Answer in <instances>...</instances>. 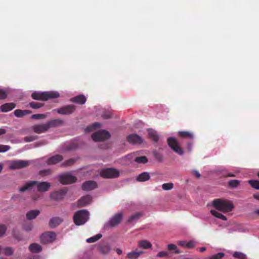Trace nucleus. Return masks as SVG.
I'll return each instance as SVG.
<instances>
[{"label":"nucleus","mask_w":259,"mask_h":259,"mask_svg":"<svg viewBox=\"0 0 259 259\" xmlns=\"http://www.w3.org/2000/svg\"><path fill=\"white\" fill-rule=\"evenodd\" d=\"M212 204L216 209L223 212H230L234 207V204L230 200L223 199H214Z\"/></svg>","instance_id":"nucleus-1"},{"label":"nucleus","mask_w":259,"mask_h":259,"mask_svg":"<svg viewBox=\"0 0 259 259\" xmlns=\"http://www.w3.org/2000/svg\"><path fill=\"white\" fill-rule=\"evenodd\" d=\"M59 97V94L57 92H34L31 94V97L34 100L47 101L50 99H55Z\"/></svg>","instance_id":"nucleus-2"},{"label":"nucleus","mask_w":259,"mask_h":259,"mask_svg":"<svg viewBox=\"0 0 259 259\" xmlns=\"http://www.w3.org/2000/svg\"><path fill=\"white\" fill-rule=\"evenodd\" d=\"M89 219V212L85 209L76 211L73 215V221L76 225L80 226L85 223Z\"/></svg>","instance_id":"nucleus-3"},{"label":"nucleus","mask_w":259,"mask_h":259,"mask_svg":"<svg viewBox=\"0 0 259 259\" xmlns=\"http://www.w3.org/2000/svg\"><path fill=\"white\" fill-rule=\"evenodd\" d=\"M59 182L63 185H68L75 183L77 178L69 172L61 174L58 176Z\"/></svg>","instance_id":"nucleus-4"},{"label":"nucleus","mask_w":259,"mask_h":259,"mask_svg":"<svg viewBox=\"0 0 259 259\" xmlns=\"http://www.w3.org/2000/svg\"><path fill=\"white\" fill-rule=\"evenodd\" d=\"M167 144L170 148L179 155H183L184 151L180 147L177 140L174 137H169L167 139Z\"/></svg>","instance_id":"nucleus-5"},{"label":"nucleus","mask_w":259,"mask_h":259,"mask_svg":"<svg viewBox=\"0 0 259 259\" xmlns=\"http://www.w3.org/2000/svg\"><path fill=\"white\" fill-rule=\"evenodd\" d=\"M110 137V133L105 130H100L94 133L92 138L95 142L102 141L109 139Z\"/></svg>","instance_id":"nucleus-6"},{"label":"nucleus","mask_w":259,"mask_h":259,"mask_svg":"<svg viewBox=\"0 0 259 259\" xmlns=\"http://www.w3.org/2000/svg\"><path fill=\"white\" fill-rule=\"evenodd\" d=\"M100 175L101 177L104 178H115L119 176V171L114 168H108L102 170Z\"/></svg>","instance_id":"nucleus-7"},{"label":"nucleus","mask_w":259,"mask_h":259,"mask_svg":"<svg viewBox=\"0 0 259 259\" xmlns=\"http://www.w3.org/2000/svg\"><path fill=\"white\" fill-rule=\"evenodd\" d=\"M29 164V162L26 160H13L10 162L9 168L11 169L22 168L28 166Z\"/></svg>","instance_id":"nucleus-8"},{"label":"nucleus","mask_w":259,"mask_h":259,"mask_svg":"<svg viewBox=\"0 0 259 259\" xmlns=\"http://www.w3.org/2000/svg\"><path fill=\"white\" fill-rule=\"evenodd\" d=\"M76 109V106L74 105H68L60 107L55 110L56 112L62 115H69L73 113Z\"/></svg>","instance_id":"nucleus-9"},{"label":"nucleus","mask_w":259,"mask_h":259,"mask_svg":"<svg viewBox=\"0 0 259 259\" xmlns=\"http://www.w3.org/2000/svg\"><path fill=\"white\" fill-rule=\"evenodd\" d=\"M56 237V234L53 232H47L43 233L40 236V241L42 243L46 244L53 242Z\"/></svg>","instance_id":"nucleus-10"},{"label":"nucleus","mask_w":259,"mask_h":259,"mask_svg":"<svg viewBox=\"0 0 259 259\" xmlns=\"http://www.w3.org/2000/svg\"><path fill=\"white\" fill-rule=\"evenodd\" d=\"M67 192L66 188H63L59 191L52 193L50 195L51 198L55 201H60L63 199Z\"/></svg>","instance_id":"nucleus-11"},{"label":"nucleus","mask_w":259,"mask_h":259,"mask_svg":"<svg viewBox=\"0 0 259 259\" xmlns=\"http://www.w3.org/2000/svg\"><path fill=\"white\" fill-rule=\"evenodd\" d=\"M97 187V184L94 181H85L82 185L81 188L83 190L89 191L93 190Z\"/></svg>","instance_id":"nucleus-12"},{"label":"nucleus","mask_w":259,"mask_h":259,"mask_svg":"<svg viewBox=\"0 0 259 259\" xmlns=\"http://www.w3.org/2000/svg\"><path fill=\"white\" fill-rule=\"evenodd\" d=\"M37 183L35 186H37V191L39 192L48 191L51 187V184L47 182H39L36 181Z\"/></svg>","instance_id":"nucleus-13"},{"label":"nucleus","mask_w":259,"mask_h":259,"mask_svg":"<svg viewBox=\"0 0 259 259\" xmlns=\"http://www.w3.org/2000/svg\"><path fill=\"white\" fill-rule=\"evenodd\" d=\"M127 141L132 144H139L142 143V138L137 134H132L127 137Z\"/></svg>","instance_id":"nucleus-14"},{"label":"nucleus","mask_w":259,"mask_h":259,"mask_svg":"<svg viewBox=\"0 0 259 259\" xmlns=\"http://www.w3.org/2000/svg\"><path fill=\"white\" fill-rule=\"evenodd\" d=\"M92 201V197L90 195H86L82 197L77 201V206L78 207H84L91 203Z\"/></svg>","instance_id":"nucleus-15"},{"label":"nucleus","mask_w":259,"mask_h":259,"mask_svg":"<svg viewBox=\"0 0 259 259\" xmlns=\"http://www.w3.org/2000/svg\"><path fill=\"white\" fill-rule=\"evenodd\" d=\"M122 219V214L120 213H117L109 220L108 224L111 227L115 226L120 223Z\"/></svg>","instance_id":"nucleus-16"},{"label":"nucleus","mask_w":259,"mask_h":259,"mask_svg":"<svg viewBox=\"0 0 259 259\" xmlns=\"http://www.w3.org/2000/svg\"><path fill=\"white\" fill-rule=\"evenodd\" d=\"M32 128L35 133L37 134L45 133L49 130L47 123L33 125Z\"/></svg>","instance_id":"nucleus-17"},{"label":"nucleus","mask_w":259,"mask_h":259,"mask_svg":"<svg viewBox=\"0 0 259 259\" xmlns=\"http://www.w3.org/2000/svg\"><path fill=\"white\" fill-rule=\"evenodd\" d=\"M64 121L60 119H55L48 121L47 122L48 128L56 127L63 125Z\"/></svg>","instance_id":"nucleus-18"},{"label":"nucleus","mask_w":259,"mask_h":259,"mask_svg":"<svg viewBox=\"0 0 259 259\" xmlns=\"http://www.w3.org/2000/svg\"><path fill=\"white\" fill-rule=\"evenodd\" d=\"M63 156L59 154L55 155L53 156L50 157L47 162L48 164H55L63 160Z\"/></svg>","instance_id":"nucleus-19"},{"label":"nucleus","mask_w":259,"mask_h":259,"mask_svg":"<svg viewBox=\"0 0 259 259\" xmlns=\"http://www.w3.org/2000/svg\"><path fill=\"white\" fill-rule=\"evenodd\" d=\"M16 104L14 103H7L3 104L0 107L1 110L2 112H7L15 108Z\"/></svg>","instance_id":"nucleus-20"},{"label":"nucleus","mask_w":259,"mask_h":259,"mask_svg":"<svg viewBox=\"0 0 259 259\" xmlns=\"http://www.w3.org/2000/svg\"><path fill=\"white\" fill-rule=\"evenodd\" d=\"M87 101L85 97L83 95L76 96L71 98L70 101L79 104H84Z\"/></svg>","instance_id":"nucleus-21"},{"label":"nucleus","mask_w":259,"mask_h":259,"mask_svg":"<svg viewBox=\"0 0 259 259\" xmlns=\"http://www.w3.org/2000/svg\"><path fill=\"white\" fill-rule=\"evenodd\" d=\"M144 252L143 251H138V249H136L128 252L127 254L126 257L127 259H137Z\"/></svg>","instance_id":"nucleus-22"},{"label":"nucleus","mask_w":259,"mask_h":259,"mask_svg":"<svg viewBox=\"0 0 259 259\" xmlns=\"http://www.w3.org/2000/svg\"><path fill=\"white\" fill-rule=\"evenodd\" d=\"M37 183L36 181H29L26 183L23 186L20 188L19 191L21 192H23L27 190H29Z\"/></svg>","instance_id":"nucleus-23"},{"label":"nucleus","mask_w":259,"mask_h":259,"mask_svg":"<svg viewBox=\"0 0 259 259\" xmlns=\"http://www.w3.org/2000/svg\"><path fill=\"white\" fill-rule=\"evenodd\" d=\"M62 222V220L59 217L52 218L49 222V226L51 228H54L56 227Z\"/></svg>","instance_id":"nucleus-24"},{"label":"nucleus","mask_w":259,"mask_h":259,"mask_svg":"<svg viewBox=\"0 0 259 259\" xmlns=\"http://www.w3.org/2000/svg\"><path fill=\"white\" fill-rule=\"evenodd\" d=\"M178 136L183 139H193L194 134L189 131H180L178 132Z\"/></svg>","instance_id":"nucleus-25"},{"label":"nucleus","mask_w":259,"mask_h":259,"mask_svg":"<svg viewBox=\"0 0 259 259\" xmlns=\"http://www.w3.org/2000/svg\"><path fill=\"white\" fill-rule=\"evenodd\" d=\"M32 111L29 110L16 109L14 114L17 117H22L27 114H31Z\"/></svg>","instance_id":"nucleus-26"},{"label":"nucleus","mask_w":259,"mask_h":259,"mask_svg":"<svg viewBox=\"0 0 259 259\" xmlns=\"http://www.w3.org/2000/svg\"><path fill=\"white\" fill-rule=\"evenodd\" d=\"M40 211L39 210L35 209L28 211L26 214V217L27 220H31L36 218L39 214Z\"/></svg>","instance_id":"nucleus-27"},{"label":"nucleus","mask_w":259,"mask_h":259,"mask_svg":"<svg viewBox=\"0 0 259 259\" xmlns=\"http://www.w3.org/2000/svg\"><path fill=\"white\" fill-rule=\"evenodd\" d=\"M29 249L32 252L38 253L42 250V247L38 244L34 243L29 246Z\"/></svg>","instance_id":"nucleus-28"},{"label":"nucleus","mask_w":259,"mask_h":259,"mask_svg":"<svg viewBox=\"0 0 259 259\" xmlns=\"http://www.w3.org/2000/svg\"><path fill=\"white\" fill-rule=\"evenodd\" d=\"M150 178V176L148 172H143L137 177L136 180L138 182H145L149 180Z\"/></svg>","instance_id":"nucleus-29"},{"label":"nucleus","mask_w":259,"mask_h":259,"mask_svg":"<svg viewBox=\"0 0 259 259\" xmlns=\"http://www.w3.org/2000/svg\"><path fill=\"white\" fill-rule=\"evenodd\" d=\"M138 245L140 247L146 249L150 248L152 247V244L147 240L140 241L138 243Z\"/></svg>","instance_id":"nucleus-30"},{"label":"nucleus","mask_w":259,"mask_h":259,"mask_svg":"<svg viewBox=\"0 0 259 259\" xmlns=\"http://www.w3.org/2000/svg\"><path fill=\"white\" fill-rule=\"evenodd\" d=\"M148 135L150 138L155 142H157L158 141L159 137L155 131L149 130L148 131Z\"/></svg>","instance_id":"nucleus-31"},{"label":"nucleus","mask_w":259,"mask_h":259,"mask_svg":"<svg viewBox=\"0 0 259 259\" xmlns=\"http://www.w3.org/2000/svg\"><path fill=\"white\" fill-rule=\"evenodd\" d=\"M210 213L214 215L215 217L220 219L222 220L226 221L227 220V218L224 215L222 214L220 212H219L217 210H211Z\"/></svg>","instance_id":"nucleus-32"},{"label":"nucleus","mask_w":259,"mask_h":259,"mask_svg":"<svg viewBox=\"0 0 259 259\" xmlns=\"http://www.w3.org/2000/svg\"><path fill=\"white\" fill-rule=\"evenodd\" d=\"M102 237V235L99 233L93 237L88 238L86 241L88 243H93L99 240L100 238H101Z\"/></svg>","instance_id":"nucleus-33"},{"label":"nucleus","mask_w":259,"mask_h":259,"mask_svg":"<svg viewBox=\"0 0 259 259\" xmlns=\"http://www.w3.org/2000/svg\"><path fill=\"white\" fill-rule=\"evenodd\" d=\"M100 251L103 254H107L110 250V247L108 244H103L100 246Z\"/></svg>","instance_id":"nucleus-34"},{"label":"nucleus","mask_w":259,"mask_h":259,"mask_svg":"<svg viewBox=\"0 0 259 259\" xmlns=\"http://www.w3.org/2000/svg\"><path fill=\"white\" fill-rule=\"evenodd\" d=\"M3 253L5 255H8V256L11 255L14 253V249L11 247H6L3 248Z\"/></svg>","instance_id":"nucleus-35"},{"label":"nucleus","mask_w":259,"mask_h":259,"mask_svg":"<svg viewBox=\"0 0 259 259\" xmlns=\"http://www.w3.org/2000/svg\"><path fill=\"white\" fill-rule=\"evenodd\" d=\"M135 161L138 163L145 164L148 162V159L145 156H139L135 158Z\"/></svg>","instance_id":"nucleus-36"},{"label":"nucleus","mask_w":259,"mask_h":259,"mask_svg":"<svg viewBox=\"0 0 259 259\" xmlns=\"http://www.w3.org/2000/svg\"><path fill=\"white\" fill-rule=\"evenodd\" d=\"M142 215V213L137 212L129 217L127 222L128 223H132L134 221L138 220L140 217Z\"/></svg>","instance_id":"nucleus-37"},{"label":"nucleus","mask_w":259,"mask_h":259,"mask_svg":"<svg viewBox=\"0 0 259 259\" xmlns=\"http://www.w3.org/2000/svg\"><path fill=\"white\" fill-rule=\"evenodd\" d=\"M29 105L31 108L36 109L42 107L44 104L35 102H31L29 103Z\"/></svg>","instance_id":"nucleus-38"},{"label":"nucleus","mask_w":259,"mask_h":259,"mask_svg":"<svg viewBox=\"0 0 259 259\" xmlns=\"http://www.w3.org/2000/svg\"><path fill=\"white\" fill-rule=\"evenodd\" d=\"M248 182L252 188L257 190L259 189V181L256 180H249Z\"/></svg>","instance_id":"nucleus-39"},{"label":"nucleus","mask_w":259,"mask_h":259,"mask_svg":"<svg viewBox=\"0 0 259 259\" xmlns=\"http://www.w3.org/2000/svg\"><path fill=\"white\" fill-rule=\"evenodd\" d=\"M233 256L235 258H239V259H246V258H247L246 255L245 254H244L242 252H238V251L235 252L233 253Z\"/></svg>","instance_id":"nucleus-40"},{"label":"nucleus","mask_w":259,"mask_h":259,"mask_svg":"<svg viewBox=\"0 0 259 259\" xmlns=\"http://www.w3.org/2000/svg\"><path fill=\"white\" fill-rule=\"evenodd\" d=\"M167 248L169 250H175V253L177 254H179L181 253V251L177 249V246L174 244H169L167 246Z\"/></svg>","instance_id":"nucleus-41"},{"label":"nucleus","mask_w":259,"mask_h":259,"mask_svg":"<svg viewBox=\"0 0 259 259\" xmlns=\"http://www.w3.org/2000/svg\"><path fill=\"white\" fill-rule=\"evenodd\" d=\"M240 184V181L237 180H230L228 182V185L231 188L237 187Z\"/></svg>","instance_id":"nucleus-42"},{"label":"nucleus","mask_w":259,"mask_h":259,"mask_svg":"<svg viewBox=\"0 0 259 259\" xmlns=\"http://www.w3.org/2000/svg\"><path fill=\"white\" fill-rule=\"evenodd\" d=\"M101 124L99 122H95L93 123L91 126L87 127L85 131L87 132H90L92 129L96 130L100 127Z\"/></svg>","instance_id":"nucleus-43"},{"label":"nucleus","mask_w":259,"mask_h":259,"mask_svg":"<svg viewBox=\"0 0 259 259\" xmlns=\"http://www.w3.org/2000/svg\"><path fill=\"white\" fill-rule=\"evenodd\" d=\"M174 184L172 183H164L162 185V188L164 190H169L172 189Z\"/></svg>","instance_id":"nucleus-44"},{"label":"nucleus","mask_w":259,"mask_h":259,"mask_svg":"<svg viewBox=\"0 0 259 259\" xmlns=\"http://www.w3.org/2000/svg\"><path fill=\"white\" fill-rule=\"evenodd\" d=\"M47 117V115L45 114H33L31 116V118L33 119H44Z\"/></svg>","instance_id":"nucleus-45"},{"label":"nucleus","mask_w":259,"mask_h":259,"mask_svg":"<svg viewBox=\"0 0 259 259\" xmlns=\"http://www.w3.org/2000/svg\"><path fill=\"white\" fill-rule=\"evenodd\" d=\"M225 256V253L219 252L215 254L212 255L209 259H222Z\"/></svg>","instance_id":"nucleus-46"},{"label":"nucleus","mask_w":259,"mask_h":259,"mask_svg":"<svg viewBox=\"0 0 259 259\" xmlns=\"http://www.w3.org/2000/svg\"><path fill=\"white\" fill-rule=\"evenodd\" d=\"M75 162V159L71 158V159H69L66 160L64 162H63L62 164V165L64 166H70V165H72V164H73Z\"/></svg>","instance_id":"nucleus-47"},{"label":"nucleus","mask_w":259,"mask_h":259,"mask_svg":"<svg viewBox=\"0 0 259 259\" xmlns=\"http://www.w3.org/2000/svg\"><path fill=\"white\" fill-rule=\"evenodd\" d=\"M37 137L35 136H30L24 138V140L26 142H30L36 139Z\"/></svg>","instance_id":"nucleus-48"},{"label":"nucleus","mask_w":259,"mask_h":259,"mask_svg":"<svg viewBox=\"0 0 259 259\" xmlns=\"http://www.w3.org/2000/svg\"><path fill=\"white\" fill-rule=\"evenodd\" d=\"M8 92L3 89H0V99H5L7 97Z\"/></svg>","instance_id":"nucleus-49"},{"label":"nucleus","mask_w":259,"mask_h":259,"mask_svg":"<svg viewBox=\"0 0 259 259\" xmlns=\"http://www.w3.org/2000/svg\"><path fill=\"white\" fill-rule=\"evenodd\" d=\"M33 228V225L31 223L26 224L23 226V229L26 231H30Z\"/></svg>","instance_id":"nucleus-50"},{"label":"nucleus","mask_w":259,"mask_h":259,"mask_svg":"<svg viewBox=\"0 0 259 259\" xmlns=\"http://www.w3.org/2000/svg\"><path fill=\"white\" fill-rule=\"evenodd\" d=\"M51 170L50 169L41 170L39 171V174L42 176H47L51 174Z\"/></svg>","instance_id":"nucleus-51"},{"label":"nucleus","mask_w":259,"mask_h":259,"mask_svg":"<svg viewBox=\"0 0 259 259\" xmlns=\"http://www.w3.org/2000/svg\"><path fill=\"white\" fill-rule=\"evenodd\" d=\"M10 147L8 145H0V152H5L9 150Z\"/></svg>","instance_id":"nucleus-52"},{"label":"nucleus","mask_w":259,"mask_h":259,"mask_svg":"<svg viewBox=\"0 0 259 259\" xmlns=\"http://www.w3.org/2000/svg\"><path fill=\"white\" fill-rule=\"evenodd\" d=\"M195 246V242L194 241L191 240L187 243L186 247L188 248H193Z\"/></svg>","instance_id":"nucleus-53"},{"label":"nucleus","mask_w":259,"mask_h":259,"mask_svg":"<svg viewBox=\"0 0 259 259\" xmlns=\"http://www.w3.org/2000/svg\"><path fill=\"white\" fill-rule=\"evenodd\" d=\"M6 231V227L5 225H0V237L4 235Z\"/></svg>","instance_id":"nucleus-54"},{"label":"nucleus","mask_w":259,"mask_h":259,"mask_svg":"<svg viewBox=\"0 0 259 259\" xmlns=\"http://www.w3.org/2000/svg\"><path fill=\"white\" fill-rule=\"evenodd\" d=\"M40 197L41 196L39 194L35 193L31 196V199L33 201H35L38 200Z\"/></svg>","instance_id":"nucleus-55"},{"label":"nucleus","mask_w":259,"mask_h":259,"mask_svg":"<svg viewBox=\"0 0 259 259\" xmlns=\"http://www.w3.org/2000/svg\"><path fill=\"white\" fill-rule=\"evenodd\" d=\"M167 255L168 253L166 251H160L157 254V256L159 257H165Z\"/></svg>","instance_id":"nucleus-56"},{"label":"nucleus","mask_w":259,"mask_h":259,"mask_svg":"<svg viewBox=\"0 0 259 259\" xmlns=\"http://www.w3.org/2000/svg\"><path fill=\"white\" fill-rule=\"evenodd\" d=\"M102 116L105 119H108L112 117V114L110 112H105L102 114Z\"/></svg>","instance_id":"nucleus-57"},{"label":"nucleus","mask_w":259,"mask_h":259,"mask_svg":"<svg viewBox=\"0 0 259 259\" xmlns=\"http://www.w3.org/2000/svg\"><path fill=\"white\" fill-rule=\"evenodd\" d=\"M187 243V242L186 241L181 240V241H179L178 242V244L181 246L186 247Z\"/></svg>","instance_id":"nucleus-58"},{"label":"nucleus","mask_w":259,"mask_h":259,"mask_svg":"<svg viewBox=\"0 0 259 259\" xmlns=\"http://www.w3.org/2000/svg\"><path fill=\"white\" fill-rule=\"evenodd\" d=\"M76 148V145L75 144H71L69 145L68 147V150H70L74 149Z\"/></svg>","instance_id":"nucleus-59"},{"label":"nucleus","mask_w":259,"mask_h":259,"mask_svg":"<svg viewBox=\"0 0 259 259\" xmlns=\"http://www.w3.org/2000/svg\"><path fill=\"white\" fill-rule=\"evenodd\" d=\"M7 131L5 129L0 128V136L2 135H4L6 133Z\"/></svg>","instance_id":"nucleus-60"},{"label":"nucleus","mask_w":259,"mask_h":259,"mask_svg":"<svg viewBox=\"0 0 259 259\" xmlns=\"http://www.w3.org/2000/svg\"><path fill=\"white\" fill-rule=\"evenodd\" d=\"M194 174L198 178H200V174L199 173V172L198 171L195 170L194 171Z\"/></svg>","instance_id":"nucleus-61"},{"label":"nucleus","mask_w":259,"mask_h":259,"mask_svg":"<svg viewBox=\"0 0 259 259\" xmlns=\"http://www.w3.org/2000/svg\"><path fill=\"white\" fill-rule=\"evenodd\" d=\"M236 176L235 175L232 174V173H229L226 176H225V177H235Z\"/></svg>","instance_id":"nucleus-62"},{"label":"nucleus","mask_w":259,"mask_h":259,"mask_svg":"<svg viewBox=\"0 0 259 259\" xmlns=\"http://www.w3.org/2000/svg\"><path fill=\"white\" fill-rule=\"evenodd\" d=\"M116 251L117 252V253L119 255L120 254H121L122 253V251L121 249H119V248H117L116 250Z\"/></svg>","instance_id":"nucleus-63"},{"label":"nucleus","mask_w":259,"mask_h":259,"mask_svg":"<svg viewBox=\"0 0 259 259\" xmlns=\"http://www.w3.org/2000/svg\"><path fill=\"white\" fill-rule=\"evenodd\" d=\"M206 250V247H202L199 248V251L201 252L204 251Z\"/></svg>","instance_id":"nucleus-64"}]
</instances>
